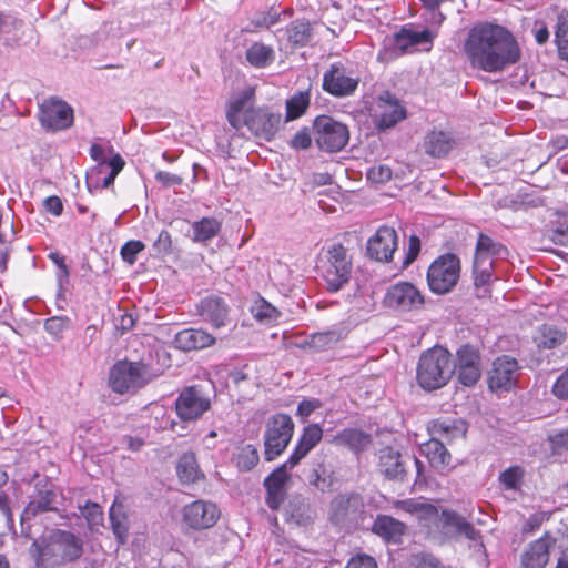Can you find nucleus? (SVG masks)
Segmentation results:
<instances>
[{"label":"nucleus","mask_w":568,"mask_h":568,"mask_svg":"<svg viewBox=\"0 0 568 568\" xmlns=\"http://www.w3.org/2000/svg\"><path fill=\"white\" fill-rule=\"evenodd\" d=\"M463 50L474 69L488 73L500 72L521 57L514 34L505 27L489 22L475 24L469 30Z\"/></svg>","instance_id":"obj_1"},{"label":"nucleus","mask_w":568,"mask_h":568,"mask_svg":"<svg viewBox=\"0 0 568 568\" xmlns=\"http://www.w3.org/2000/svg\"><path fill=\"white\" fill-rule=\"evenodd\" d=\"M31 554L38 568H55L77 561L83 554V540L71 531L54 529L34 541Z\"/></svg>","instance_id":"obj_2"},{"label":"nucleus","mask_w":568,"mask_h":568,"mask_svg":"<svg viewBox=\"0 0 568 568\" xmlns=\"http://www.w3.org/2000/svg\"><path fill=\"white\" fill-rule=\"evenodd\" d=\"M453 373L450 353L437 346L422 353L416 368V379L423 389L434 390L445 386Z\"/></svg>","instance_id":"obj_3"},{"label":"nucleus","mask_w":568,"mask_h":568,"mask_svg":"<svg viewBox=\"0 0 568 568\" xmlns=\"http://www.w3.org/2000/svg\"><path fill=\"white\" fill-rule=\"evenodd\" d=\"M158 376L144 363L119 361L110 369L109 384L119 394L136 390Z\"/></svg>","instance_id":"obj_4"},{"label":"nucleus","mask_w":568,"mask_h":568,"mask_svg":"<svg viewBox=\"0 0 568 568\" xmlns=\"http://www.w3.org/2000/svg\"><path fill=\"white\" fill-rule=\"evenodd\" d=\"M322 276L331 292L342 290L349 281L352 260L347 250L339 243L328 246L321 260Z\"/></svg>","instance_id":"obj_5"},{"label":"nucleus","mask_w":568,"mask_h":568,"mask_svg":"<svg viewBox=\"0 0 568 568\" xmlns=\"http://www.w3.org/2000/svg\"><path fill=\"white\" fill-rule=\"evenodd\" d=\"M460 275V261L452 253L437 257L428 267L427 283L429 290L436 294L450 292Z\"/></svg>","instance_id":"obj_6"},{"label":"nucleus","mask_w":568,"mask_h":568,"mask_svg":"<svg viewBox=\"0 0 568 568\" xmlns=\"http://www.w3.org/2000/svg\"><path fill=\"white\" fill-rule=\"evenodd\" d=\"M294 433V423L286 414H276L268 418L264 433V454L266 460L280 456L290 444Z\"/></svg>","instance_id":"obj_7"},{"label":"nucleus","mask_w":568,"mask_h":568,"mask_svg":"<svg viewBox=\"0 0 568 568\" xmlns=\"http://www.w3.org/2000/svg\"><path fill=\"white\" fill-rule=\"evenodd\" d=\"M313 135L317 146L326 152L341 151L349 140L347 126L327 115L314 120Z\"/></svg>","instance_id":"obj_8"},{"label":"nucleus","mask_w":568,"mask_h":568,"mask_svg":"<svg viewBox=\"0 0 568 568\" xmlns=\"http://www.w3.org/2000/svg\"><path fill=\"white\" fill-rule=\"evenodd\" d=\"M211 408V399L200 385L185 387L175 400V410L183 422L199 419Z\"/></svg>","instance_id":"obj_9"},{"label":"nucleus","mask_w":568,"mask_h":568,"mask_svg":"<svg viewBox=\"0 0 568 568\" xmlns=\"http://www.w3.org/2000/svg\"><path fill=\"white\" fill-rule=\"evenodd\" d=\"M384 303L389 308L406 313L422 310L425 297L412 283L399 282L387 290Z\"/></svg>","instance_id":"obj_10"},{"label":"nucleus","mask_w":568,"mask_h":568,"mask_svg":"<svg viewBox=\"0 0 568 568\" xmlns=\"http://www.w3.org/2000/svg\"><path fill=\"white\" fill-rule=\"evenodd\" d=\"M358 83L359 78L341 62L331 64L323 75V90L337 98L352 95Z\"/></svg>","instance_id":"obj_11"},{"label":"nucleus","mask_w":568,"mask_h":568,"mask_svg":"<svg viewBox=\"0 0 568 568\" xmlns=\"http://www.w3.org/2000/svg\"><path fill=\"white\" fill-rule=\"evenodd\" d=\"M281 114L271 111L268 108L248 109L245 111L242 125L257 138L270 141L278 131Z\"/></svg>","instance_id":"obj_12"},{"label":"nucleus","mask_w":568,"mask_h":568,"mask_svg":"<svg viewBox=\"0 0 568 568\" xmlns=\"http://www.w3.org/2000/svg\"><path fill=\"white\" fill-rule=\"evenodd\" d=\"M124 165L125 161L120 154H114L108 161L98 162L87 172L85 181L89 191L109 187Z\"/></svg>","instance_id":"obj_13"},{"label":"nucleus","mask_w":568,"mask_h":568,"mask_svg":"<svg viewBox=\"0 0 568 568\" xmlns=\"http://www.w3.org/2000/svg\"><path fill=\"white\" fill-rule=\"evenodd\" d=\"M398 245L395 229L383 225L367 241V254L378 262H390Z\"/></svg>","instance_id":"obj_14"},{"label":"nucleus","mask_w":568,"mask_h":568,"mask_svg":"<svg viewBox=\"0 0 568 568\" xmlns=\"http://www.w3.org/2000/svg\"><path fill=\"white\" fill-rule=\"evenodd\" d=\"M40 122L52 131L64 130L73 122V111L64 101L49 99L41 104Z\"/></svg>","instance_id":"obj_15"},{"label":"nucleus","mask_w":568,"mask_h":568,"mask_svg":"<svg viewBox=\"0 0 568 568\" xmlns=\"http://www.w3.org/2000/svg\"><path fill=\"white\" fill-rule=\"evenodd\" d=\"M220 517V510L211 501L196 500L183 509V521L192 529H207L214 526Z\"/></svg>","instance_id":"obj_16"},{"label":"nucleus","mask_w":568,"mask_h":568,"mask_svg":"<svg viewBox=\"0 0 568 568\" xmlns=\"http://www.w3.org/2000/svg\"><path fill=\"white\" fill-rule=\"evenodd\" d=\"M455 368L458 373V379L463 385H475L481 376L480 357L477 349L469 345L462 346L457 352Z\"/></svg>","instance_id":"obj_17"},{"label":"nucleus","mask_w":568,"mask_h":568,"mask_svg":"<svg viewBox=\"0 0 568 568\" xmlns=\"http://www.w3.org/2000/svg\"><path fill=\"white\" fill-rule=\"evenodd\" d=\"M518 368V363L515 358L509 356L496 358L489 374V388L491 390H509L516 384Z\"/></svg>","instance_id":"obj_18"},{"label":"nucleus","mask_w":568,"mask_h":568,"mask_svg":"<svg viewBox=\"0 0 568 568\" xmlns=\"http://www.w3.org/2000/svg\"><path fill=\"white\" fill-rule=\"evenodd\" d=\"M377 468L389 480L403 481L405 479V462L402 454L393 447L387 446L379 449Z\"/></svg>","instance_id":"obj_19"},{"label":"nucleus","mask_w":568,"mask_h":568,"mask_svg":"<svg viewBox=\"0 0 568 568\" xmlns=\"http://www.w3.org/2000/svg\"><path fill=\"white\" fill-rule=\"evenodd\" d=\"M435 37L436 32L428 29L422 31L402 29L393 39V50L396 54H404L409 52L412 47L423 43L432 44ZM426 50L429 51L430 45Z\"/></svg>","instance_id":"obj_20"},{"label":"nucleus","mask_w":568,"mask_h":568,"mask_svg":"<svg viewBox=\"0 0 568 568\" xmlns=\"http://www.w3.org/2000/svg\"><path fill=\"white\" fill-rule=\"evenodd\" d=\"M199 314L202 318L215 328L226 325L229 320V307L220 296H209L199 304Z\"/></svg>","instance_id":"obj_21"},{"label":"nucleus","mask_w":568,"mask_h":568,"mask_svg":"<svg viewBox=\"0 0 568 568\" xmlns=\"http://www.w3.org/2000/svg\"><path fill=\"white\" fill-rule=\"evenodd\" d=\"M322 437L323 429L318 424H310L304 427L287 460L290 467L296 466L321 442Z\"/></svg>","instance_id":"obj_22"},{"label":"nucleus","mask_w":568,"mask_h":568,"mask_svg":"<svg viewBox=\"0 0 568 568\" xmlns=\"http://www.w3.org/2000/svg\"><path fill=\"white\" fill-rule=\"evenodd\" d=\"M550 537L545 536L531 542L523 552L520 568H544L549 560Z\"/></svg>","instance_id":"obj_23"},{"label":"nucleus","mask_w":568,"mask_h":568,"mask_svg":"<svg viewBox=\"0 0 568 568\" xmlns=\"http://www.w3.org/2000/svg\"><path fill=\"white\" fill-rule=\"evenodd\" d=\"M215 343V338L203 329L187 328L175 335V346L184 352L202 349Z\"/></svg>","instance_id":"obj_24"},{"label":"nucleus","mask_w":568,"mask_h":568,"mask_svg":"<svg viewBox=\"0 0 568 568\" xmlns=\"http://www.w3.org/2000/svg\"><path fill=\"white\" fill-rule=\"evenodd\" d=\"M428 430L433 438L442 440H452L454 438L464 437L467 432L466 424L462 419L439 418L433 420Z\"/></svg>","instance_id":"obj_25"},{"label":"nucleus","mask_w":568,"mask_h":568,"mask_svg":"<svg viewBox=\"0 0 568 568\" xmlns=\"http://www.w3.org/2000/svg\"><path fill=\"white\" fill-rule=\"evenodd\" d=\"M331 443L336 446L347 447L354 453H359L371 445L372 437L358 428H346L337 433Z\"/></svg>","instance_id":"obj_26"},{"label":"nucleus","mask_w":568,"mask_h":568,"mask_svg":"<svg viewBox=\"0 0 568 568\" xmlns=\"http://www.w3.org/2000/svg\"><path fill=\"white\" fill-rule=\"evenodd\" d=\"M420 449L435 469L442 471L450 465L452 455L440 439L432 438Z\"/></svg>","instance_id":"obj_27"},{"label":"nucleus","mask_w":568,"mask_h":568,"mask_svg":"<svg viewBox=\"0 0 568 568\" xmlns=\"http://www.w3.org/2000/svg\"><path fill=\"white\" fill-rule=\"evenodd\" d=\"M454 141L443 131H432L424 140V150L434 158H443L453 149Z\"/></svg>","instance_id":"obj_28"},{"label":"nucleus","mask_w":568,"mask_h":568,"mask_svg":"<svg viewBox=\"0 0 568 568\" xmlns=\"http://www.w3.org/2000/svg\"><path fill=\"white\" fill-rule=\"evenodd\" d=\"M405 525L386 515H379L373 526L374 532L383 537L387 541L397 542L405 531Z\"/></svg>","instance_id":"obj_29"},{"label":"nucleus","mask_w":568,"mask_h":568,"mask_svg":"<svg viewBox=\"0 0 568 568\" xmlns=\"http://www.w3.org/2000/svg\"><path fill=\"white\" fill-rule=\"evenodd\" d=\"M109 518L111 528L120 544H125L129 535V517L121 503L115 500L110 508Z\"/></svg>","instance_id":"obj_30"},{"label":"nucleus","mask_w":568,"mask_h":568,"mask_svg":"<svg viewBox=\"0 0 568 568\" xmlns=\"http://www.w3.org/2000/svg\"><path fill=\"white\" fill-rule=\"evenodd\" d=\"M361 505L358 495H339L331 504L332 518L335 521H342L349 515L355 514Z\"/></svg>","instance_id":"obj_31"},{"label":"nucleus","mask_w":568,"mask_h":568,"mask_svg":"<svg viewBox=\"0 0 568 568\" xmlns=\"http://www.w3.org/2000/svg\"><path fill=\"white\" fill-rule=\"evenodd\" d=\"M342 332L337 329L318 332L305 339L301 344V347L311 348L315 352H322L334 347L342 339Z\"/></svg>","instance_id":"obj_32"},{"label":"nucleus","mask_w":568,"mask_h":568,"mask_svg":"<svg viewBox=\"0 0 568 568\" xmlns=\"http://www.w3.org/2000/svg\"><path fill=\"white\" fill-rule=\"evenodd\" d=\"M245 58L254 68H266L275 60V52L270 45L254 42L247 48Z\"/></svg>","instance_id":"obj_33"},{"label":"nucleus","mask_w":568,"mask_h":568,"mask_svg":"<svg viewBox=\"0 0 568 568\" xmlns=\"http://www.w3.org/2000/svg\"><path fill=\"white\" fill-rule=\"evenodd\" d=\"M494 270V260L474 257V283L477 290H483V293H478V295L485 296L488 293V284L491 281Z\"/></svg>","instance_id":"obj_34"},{"label":"nucleus","mask_w":568,"mask_h":568,"mask_svg":"<svg viewBox=\"0 0 568 568\" xmlns=\"http://www.w3.org/2000/svg\"><path fill=\"white\" fill-rule=\"evenodd\" d=\"M281 33L293 45H305L312 38V27L307 21H294L285 30H278L276 36L280 38Z\"/></svg>","instance_id":"obj_35"},{"label":"nucleus","mask_w":568,"mask_h":568,"mask_svg":"<svg viewBox=\"0 0 568 568\" xmlns=\"http://www.w3.org/2000/svg\"><path fill=\"white\" fill-rule=\"evenodd\" d=\"M442 516L444 524L454 528L457 534L464 535L469 540H477L479 538V531L457 513L444 510Z\"/></svg>","instance_id":"obj_36"},{"label":"nucleus","mask_w":568,"mask_h":568,"mask_svg":"<svg viewBox=\"0 0 568 568\" xmlns=\"http://www.w3.org/2000/svg\"><path fill=\"white\" fill-rule=\"evenodd\" d=\"M252 97H253L252 89H247V90L243 91L242 93H240L239 97H236L233 101H231L227 112H226V118H227L229 123L234 129L239 130L242 126L243 120L241 118V113L242 112L245 113V111H246L245 108H246L247 103L250 102V100L252 99Z\"/></svg>","instance_id":"obj_37"},{"label":"nucleus","mask_w":568,"mask_h":568,"mask_svg":"<svg viewBox=\"0 0 568 568\" xmlns=\"http://www.w3.org/2000/svg\"><path fill=\"white\" fill-rule=\"evenodd\" d=\"M176 471L181 481L186 484L196 481L201 471L195 455L193 453L183 454L179 459Z\"/></svg>","instance_id":"obj_38"},{"label":"nucleus","mask_w":568,"mask_h":568,"mask_svg":"<svg viewBox=\"0 0 568 568\" xmlns=\"http://www.w3.org/2000/svg\"><path fill=\"white\" fill-rule=\"evenodd\" d=\"M193 241L206 242L214 237L220 231L221 224L215 219L204 217L193 223Z\"/></svg>","instance_id":"obj_39"},{"label":"nucleus","mask_w":568,"mask_h":568,"mask_svg":"<svg viewBox=\"0 0 568 568\" xmlns=\"http://www.w3.org/2000/svg\"><path fill=\"white\" fill-rule=\"evenodd\" d=\"M53 493L45 491L41 494L37 499L31 500L27 507L24 508L21 519L30 520L32 517L37 516L39 513L52 510V501H53Z\"/></svg>","instance_id":"obj_40"},{"label":"nucleus","mask_w":568,"mask_h":568,"mask_svg":"<svg viewBox=\"0 0 568 568\" xmlns=\"http://www.w3.org/2000/svg\"><path fill=\"white\" fill-rule=\"evenodd\" d=\"M504 251H506V248L500 243L494 241L488 235L479 234L475 256L494 260V257L501 255Z\"/></svg>","instance_id":"obj_41"},{"label":"nucleus","mask_w":568,"mask_h":568,"mask_svg":"<svg viewBox=\"0 0 568 568\" xmlns=\"http://www.w3.org/2000/svg\"><path fill=\"white\" fill-rule=\"evenodd\" d=\"M555 41L559 57L568 61V13H561L558 17Z\"/></svg>","instance_id":"obj_42"},{"label":"nucleus","mask_w":568,"mask_h":568,"mask_svg":"<svg viewBox=\"0 0 568 568\" xmlns=\"http://www.w3.org/2000/svg\"><path fill=\"white\" fill-rule=\"evenodd\" d=\"M565 334L552 326L544 325L536 337L538 347L551 349L564 342Z\"/></svg>","instance_id":"obj_43"},{"label":"nucleus","mask_w":568,"mask_h":568,"mask_svg":"<svg viewBox=\"0 0 568 568\" xmlns=\"http://www.w3.org/2000/svg\"><path fill=\"white\" fill-rule=\"evenodd\" d=\"M260 456L253 445L243 446L235 456V464L240 470L250 471L258 463Z\"/></svg>","instance_id":"obj_44"},{"label":"nucleus","mask_w":568,"mask_h":568,"mask_svg":"<svg viewBox=\"0 0 568 568\" xmlns=\"http://www.w3.org/2000/svg\"><path fill=\"white\" fill-rule=\"evenodd\" d=\"M310 104L308 92H298L286 102V119L294 120L300 118Z\"/></svg>","instance_id":"obj_45"},{"label":"nucleus","mask_w":568,"mask_h":568,"mask_svg":"<svg viewBox=\"0 0 568 568\" xmlns=\"http://www.w3.org/2000/svg\"><path fill=\"white\" fill-rule=\"evenodd\" d=\"M252 314L258 321L271 322L277 320L280 312L266 300L260 297L252 306Z\"/></svg>","instance_id":"obj_46"},{"label":"nucleus","mask_w":568,"mask_h":568,"mask_svg":"<svg viewBox=\"0 0 568 568\" xmlns=\"http://www.w3.org/2000/svg\"><path fill=\"white\" fill-rule=\"evenodd\" d=\"M393 506L395 509L410 514V515H422V514H428V513L434 511L433 506L422 503V501H418L413 498L395 500L393 503Z\"/></svg>","instance_id":"obj_47"},{"label":"nucleus","mask_w":568,"mask_h":568,"mask_svg":"<svg viewBox=\"0 0 568 568\" xmlns=\"http://www.w3.org/2000/svg\"><path fill=\"white\" fill-rule=\"evenodd\" d=\"M287 462L282 466L277 467L273 470L264 480L265 488L281 489L286 490V484L290 479V474L287 473Z\"/></svg>","instance_id":"obj_48"},{"label":"nucleus","mask_w":568,"mask_h":568,"mask_svg":"<svg viewBox=\"0 0 568 568\" xmlns=\"http://www.w3.org/2000/svg\"><path fill=\"white\" fill-rule=\"evenodd\" d=\"M79 509L90 529L102 525L103 511L97 503L88 501L84 506H80Z\"/></svg>","instance_id":"obj_49"},{"label":"nucleus","mask_w":568,"mask_h":568,"mask_svg":"<svg viewBox=\"0 0 568 568\" xmlns=\"http://www.w3.org/2000/svg\"><path fill=\"white\" fill-rule=\"evenodd\" d=\"M524 470L519 466H513L499 475V481L506 489L516 490L520 487Z\"/></svg>","instance_id":"obj_50"},{"label":"nucleus","mask_w":568,"mask_h":568,"mask_svg":"<svg viewBox=\"0 0 568 568\" xmlns=\"http://www.w3.org/2000/svg\"><path fill=\"white\" fill-rule=\"evenodd\" d=\"M405 118V110L399 104H389L387 110H385L379 120V126L382 129H389L394 126L397 122Z\"/></svg>","instance_id":"obj_51"},{"label":"nucleus","mask_w":568,"mask_h":568,"mask_svg":"<svg viewBox=\"0 0 568 568\" xmlns=\"http://www.w3.org/2000/svg\"><path fill=\"white\" fill-rule=\"evenodd\" d=\"M69 325L70 320L67 316H52L44 321V329L55 339L62 337L63 332Z\"/></svg>","instance_id":"obj_52"},{"label":"nucleus","mask_w":568,"mask_h":568,"mask_svg":"<svg viewBox=\"0 0 568 568\" xmlns=\"http://www.w3.org/2000/svg\"><path fill=\"white\" fill-rule=\"evenodd\" d=\"M367 179L373 183H385L392 179V169L385 164L374 165L367 171Z\"/></svg>","instance_id":"obj_53"},{"label":"nucleus","mask_w":568,"mask_h":568,"mask_svg":"<svg viewBox=\"0 0 568 568\" xmlns=\"http://www.w3.org/2000/svg\"><path fill=\"white\" fill-rule=\"evenodd\" d=\"M280 21V13L273 10H268L257 14L253 20L252 24L255 28H271Z\"/></svg>","instance_id":"obj_54"},{"label":"nucleus","mask_w":568,"mask_h":568,"mask_svg":"<svg viewBox=\"0 0 568 568\" xmlns=\"http://www.w3.org/2000/svg\"><path fill=\"white\" fill-rule=\"evenodd\" d=\"M143 248L144 244L140 241L126 242L121 247V256L125 262L133 264L136 260L138 253H140Z\"/></svg>","instance_id":"obj_55"},{"label":"nucleus","mask_w":568,"mask_h":568,"mask_svg":"<svg viewBox=\"0 0 568 568\" xmlns=\"http://www.w3.org/2000/svg\"><path fill=\"white\" fill-rule=\"evenodd\" d=\"M412 568H442L439 561L432 555L417 554L410 558Z\"/></svg>","instance_id":"obj_56"},{"label":"nucleus","mask_w":568,"mask_h":568,"mask_svg":"<svg viewBox=\"0 0 568 568\" xmlns=\"http://www.w3.org/2000/svg\"><path fill=\"white\" fill-rule=\"evenodd\" d=\"M266 505L272 510H277L286 498V490L266 488Z\"/></svg>","instance_id":"obj_57"},{"label":"nucleus","mask_w":568,"mask_h":568,"mask_svg":"<svg viewBox=\"0 0 568 568\" xmlns=\"http://www.w3.org/2000/svg\"><path fill=\"white\" fill-rule=\"evenodd\" d=\"M552 394L559 399H568V368L556 379Z\"/></svg>","instance_id":"obj_58"},{"label":"nucleus","mask_w":568,"mask_h":568,"mask_svg":"<svg viewBox=\"0 0 568 568\" xmlns=\"http://www.w3.org/2000/svg\"><path fill=\"white\" fill-rule=\"evenodd\" d=\"M345 568H377V562L368 555H357L347 561Z\"/></svg>","instance_id":"obj_59"},{"label":"nucleus","mask_w":568,"mask_h":568,"mask_svg":"<svg viewBox=\"0 0 568 568\" xmlns=\"http://www.w3.org/2000/svg\"><path fill=\"white\" fill-rule=\"evenodd\" d=\"M171 235L168 231H161L158 235V239L153 243V247L159 254H166L171 248Z\"/></svg>","instance_id":"obj_60"},{"label":"nucleus","mask_w":568,"mask_h":568,"mask_svg":"<svg viewBox=\"0 0 568 568\" xmlns=\"http://www.w3.org/2000/svg\"><path fill=\"white\" fill-rule=\"evenodd\" d=\"M312 143V136L306 129L298 131L292 139L291 145L294 149L305 150L310 148Z\"/></svg>","instance_id":"obj_61"},{"label":"nucleus","mask_w":568,"mask_h":568,"mask_svg":"<svg viewBox=\"0 0 568 568\" xmlns=\"http://www.w3.org/2000/svg\"><path fill=\"white\" fill-rule=\"evenodd\" d=\"M419 251H420V241L416 235H412L409 237L408 251H407L404 264L409 265L412 262H414L415 258L417 257Z\"/></svg>","instance_id":"obj_62"},{"label":"nucleus","mask_w":568,"mask_h":568,"mask_svg":"<svg viewBox=\"0 0 568 568\" xmlns=\"http://www.w3.org/2000/svg\"><path fill=\"white\" fill-rule=\"evenodd\" d=\"M155 179L168 187L173 185H180L183 181L181 176L165 171H159L155 175Z\"/></svg>","instance_id":"obj_63"},{"label":"nucleus","mask_w":568,"mask_h":568,"mask_svg":"<svg viewBox=\"0 0 568 568\" xmlns=\"http://www.w3.org/2000/svg\"><path fill=\"white\" fill-rule=\"evenodd\" d=\"M318 407H320V402L316 399L302 400L297 406L296 414L304 419V418H307Z\"/></svg>","instance_id":"obj_64"}]
</instances>
